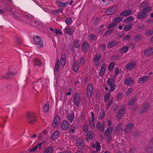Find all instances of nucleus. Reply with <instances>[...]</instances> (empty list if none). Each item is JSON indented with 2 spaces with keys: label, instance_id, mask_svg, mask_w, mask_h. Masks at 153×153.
Returning <instances> with one entry per match:
<instances>
[{
  "label": "nucleus",
  "instance_id": "obj_62",
  "mask_svg": "<svg viewBox=\"0 0 153 153\" xmlns=\"http://www.w3.org/2000/svg\"><path fill=\"white\" fill-rule=\"evenodd\" d=\"M141 39V36L140 35H137L135 37V40L137 41H140Z\"/></svg>",
  "mask_w": 153,
  "mask_h": 153
},
{
  "label": "nucleus",
  "instance_id": "obj_29",
  "mask_svg": "<svg viewBox=\"0 0 153 153\" xmlns=\"http://www.w3.org/2000/svg\"><path fill=\"white\" fill-rule=\"evenodd\" d=\"M13 16L16 18V19L18 21H20V19H22V14L19 13H12Z\"/></svg>",
  "mask_w": 153,
  "mask_h": 153
},
{
  "label": "nucleus",
  "instance_id": "obj_54",
  "mask_svg": "<svg viewBox=\"0 0 153 153\" xmlns=\"http://www.w3.org/2000/svg\"><path fill=\"white\" fill-rule=\"evenodd\" d=\"M131 26L130 25H126L124 27V30L126 31H127L130 30L131 28Z\"/></svg>",
  "mask_w": 153,
  "mask_h": 153
},
{
  "label": "nucleus",
  "instance_id": "obj_18",
  "mask_svg": "<svg viewBox=\"0 0 153 153\" xmlns=\"http://www.w3.org/2000/svg\"><path fill=\"white\" fill-rule=\"evenodd\" d=\"M16 74V73L15 72H8L4 75H3V77L6 79H10L15 76Z\"/></svg>",
  "mask_w": 153,
  "mask_h": 153
},
{
  "label": "nucleus",
  "instance_id": "obj_24",
  "mask_svg": "<svg viewBox=\"0 0 153 153\" xmlns=\"http://www.w3.org/2000/svg\"><path fill=\"white\" fill-rule=\"evenodd\" d=\"M89 48V45L88 43L86 42H84L82 43V51H88Z\"/></svg>",
  "mask_w": 153,
  "mask_h": 153
},
{
  "label": "nucleus",
  "instance_id": "obj_11",
  "mask_svg": "<svg viewBox=\"0 0 153 153\" xmlns=\"http://www.w3.org/2000/svg\"><path fill=\"white\" fill-rule=\"evenodd\" d=\"M126 107L125 106H122L120 109L117 114V119H120L125 113Z\"/></svg>",
  "mask_w": 153,
  "mask_h": 153
},
{
  "label": "nucleus",
  "instance_id": "obj_15",
  "mask_svg": "<svg viewBox=\"0 0 153 153\" xmlns=\"http://www.w3.org/2000/svg\"><path fill=\"white\" fill-rule=\"evenodd\" d=\"M79 69V63L76 59L73 61V70L75 73H77Z\"/></svg>",
  "mask_w": 153,
  "mask_h": 153
},
{
  "label": "nucleus",
  "instance_id": "obj_5",
  "mask_svg": "<svg viewBox=\"0 0 153 153\" xmlns=\"http://www.w3.org/2000/svg\"><path fill=\"white\" fill-rule=\"evenodd\" d=\"M147 3L146 2H144L142 3L140 5V7H144L142 11L144 12L145 13H147L148 12H150L151 11L152 7L149 6H147Z\"/></svg>",
  "mask_w": 153,
  "mask_h": 153
},
{
  "label": "nucleus",
  "instance_id": "obj_31",
  "mask_svg": "<svg viewBox=\"0 0 153 153\" xmlns=\"http://www.w3.org/2000/svg\"><path fill=\"white\" fill-rule=\"evenodd\" d=\"M137 97L136 96H134L133 98L130 99L128 101L127 105H133V104H134L136 100H137Z\"/></svg>",
  "mask_w": 153,
  "mask_h": 153
},
{
  "label": "nucleus",
  "instance_id": "obj_49",
  "mask_svg": "<svg viewBox=\"0 0 153 153\" xmlns=\"http://www.w3.org/2000/svg\"><path fill=\"white\" fill-rule=\"evenodd\" d=\"M89 124L90 127L92 128H94L95 126L94 121L89 120Z\"/></svg>",
  "mask_w": 153,
  "mask_h": 153
},
{
  "label": "nucleus",
  "instance_id": "obj_33",
  "mask_svg": "<svg viewBox=\"0 0 153 153\" xmlns=\"http://www.w3.org/2000/svg\"><path fill=\"white\" fill-rule=\"evenodd\" d=\"M114 128L112 127L107 128L105 132L104 135L111 134Z\"/></svg>",
  "mask_w": 153,
  "mask_h": 153
},
{
  "label": "nucleus",
  "instance_id": "obj_6",
  "mask_svg": "<svg viewBox=\"0 0 153 153\" xmlns=\"http://www.w3.org/2000/svg\"><path fill=\"white\" fill-rule=\"evenodd\" d=\"M136 63L134 61H130L126 65V67L127 71H130L134 69L136 66Z\"/></svg>",
  "mask_w": 153,
  "mask_h": 153
},
{
  "label": "nucleus",
  "instance_id": "obj_10",
  "mask_svg": "<svg viewBox=\"0 0 153 153\" xmlns=\"http://www.w3.org/2000/svg\"><path fill=\"white\" fill-rule=\"evenodd\" d=\"M33 88L36 91H37L39 88H41L42 85L41 80H40L34 81L33 82Z\"/></svg>",
  "mask_w": 153,
  "mask_h": 153
},
{
  "label": "nucleus",
  "instance_id": "obj_21",
  "mask_svg": "<svg viewBox=\"0 0 153 153\" xmlns=\"http://www.w3.org/2000/svg\"><path fill=\"white\" fill-rule=\"evenodd\" d=\"M146 56H149L153 54V47H150L146 49L144 52Z\"/></svg>",
  "mask_w": 153,
  "mask_h": 153
},
{
  "label": "nucleus",
  "instance_id": "obj_2",
  "mask_svg": "<svg viewBox=\"0 0 153 153\" xmlns=\"http://www.w3.org/2000/svg\"><path fill=\"white\" fill-rule=\"evenodd\" d=\"M27 121L29 123L33 124L35 123L36 120V115L33 112L29 113L27 115Z\"/></svg>",
  "mask_w": 153,
  "mask_h": 153
},
{
  "label": "nucleus",
  "instance_id": "obj_3",
  "mask_svg": "<svg viewBox=\"0 0 153 153\" xmlns=\"http://www.w3.org/2000/svg\"><path fill=\"white\" fill-rule=\"evenodd\" d=\"M115 80L112 78H108L106 81L107 84L110 86V91H114L116 87V85L115 83Z\"/></svg>",
  "mask_w": 153,
  "mask_h": 153
},
{
  "label": "nucleus",
  "instance_id": "obj_22",
  "mask_svg": "<svg viewBox=\"0 0 153 153\" xmlns=\"http://www.w3.org/2000/svg\"><path fill=\"white\" fill-rule=\"evenodd\" d=\"M76 145L77 146L81 149L83 148L84 146V143L82 139L78 138L76 142Z\"/></svg>",
  "mask_w": 153,
  "mask_h": 153
},
{
  "label": "nucleus",
  "instance_id": "obj_64",
  "mask_svg": "<svg viewBox=\"0 0 153 153\" xmlns=\"http://www.w3.org/2000/svg\"><path fill=\"white\" fill-rule=\"evenodd\" d=\"M100 48L102 52H103L106 49V45L105 44L101 45H100Z\"/></svg>",
  "mask_w": 153,
  "mask_h": 153
},
{
  "label": "nucleus",
  "instance_id": "obj_25",
  "mask_svg": "<svg viewBox=\"0 0 153 153\" xmlns=\"http://www.w3.org/2000/svg\"><path fill=\"white\" fill-rule=\"evenodd\" d=\"M60 135V132L58 131L54 132L51 136V138L53 140H55L57 139Z\"/></svg>",
  "mask_w": 153,
  "mask_h": 153
},
{
  "label": "nucleus",
  "instance_id": "obj_36",
  "mask_svg": "<svg viewBox=\"0 0 153 153\" xmlns=\"http://www.w3.org/2000/svg\"><path fill=\"white\" fill-rule=\"evenodd\" d=\"M59 59L58 58H57L55 64L54 71L57 72L59 70Z\"/></svg>",
  "mask_w": 153,
  "mask_h": 153
},
{
  "label": "nucleus",
  "instance_id": "obj_34",
  "mask_svg": "<svg viewBox=\"0 0 153 153\" xmlns=\"http://www.w3.org/2000/svg\"><path fill=\"white\" fill-rule=\"evenodd\" d=\"M42 63L39 59L36 58L34 59L33 64L34 66L37 65L40 66Z\"/></svg>",
  "mask_w": 153,
  "mask_h": 153
},
{
  "label": "nucleus",
  "instance_id": "obj_53",
  "mask_svg": "<svg viewBox=\"0 0 153 153\" xmlns=\"http://www.w3.org/2000/svg\"><path fill=\"white\" fill-rule=\"evenodd\" d=\"M65 22L67 25H71L72 23V19L70 17L66 19L65 20Z\"/></svg>",
  "mask_w": 153,
  "mask_h": 153
},
{
  "label": "nucleus",
  "instance_id": "obj_63",
  "mask_svg": "<svg viewBox=\"0 0 153 153\" xmlns=\"http://www.w3.org/2000/svg\"><path fill=\"white\" fill-rule=\"evenodd\" d=\"M80 63L82 65H84L85 64V59L84 57H82L81 58Z\"/></svg>",
  "mask_w": 153,
  "mask_h": 153
},
{
  "label": "nucleus",
  "instance_id": "obj_14",
  "mask_svg": "<svg viewBox=\"0 0 153 153\" xmlns=\"http://www.w3.org/2000/svg\"><path fill=\"white\" fill-rule=\"evenodd\" d=\"M149 79V78L148 76H143L139 78L138 82L139 83L143 84L147 82Z\"/></svg>",
  "mask_w": 153,
  "mask_h": 153
},
{
  "label": "nucleus",
  "instance_id": "obj_59",
  "mask_svg": "<svg viewBox=\"0 0 153 153\" xmlns=\"http://www.w3.org/2000/svg\"><path fill=\"white\" fill-rule=\"evenodd\" d=\"M123 94L121 92L118 94L117 95V99L119 100H120L123 97Z\"/></svg>",
  "mask_w": 153,
  "mask_h": 153
},
{
  "label": "nucleus",
  "instance_id": "obj_8",
  "mask_svg": "<svg viewBox=\"0 0 153 153\" xmlns=\"http://www.w3.org/2000/svg\"><path fill=\"white\" fill-rule=\"evenodd\" d=\"M33 38L35 43L39 45V47L42 48L43 47V41L40 37L38 36H33Z\"/></svg>",
  "mask_w": 153,
  "mask_h": 153
},
{
  "label": "nucleus",
  "instance_id": "obj_55",
  "mask_svg": "<svg viewBox=\"0 0 153 153\" xmlns=\"http://www.w3.org/2000/svg\"><path fill=\"white\" fill-rule=\"evenodd\" d=\"M115 74L114 75V77L115 78L119 74V70L118 68H115L114 70Z\"/></svg>",
  "mask_w": 153,
  "mask_h": 153
},
{
  "label": "nucleus",
  "instance_id": "obj_26",
  "mask_svg": "<svg viewBox=\"0 0 153 153\" xmlns=\"http://www.w3.org/2000/svg\"><path fill=\"white\" fill-rule=\"evenodd\" d=\"M132 11L131 10H128L124 11L120 13V16H122L126 17L131 14Z\"/></svg>",
  "mask_w": 153,
  "mask_h": 153
},
{
  "label": "nucleus",
  "instance_id": "obj_20",
  "mask_svg": "<svg viewBox=\"0 0 153 153\" xmlns=\"http://www.w3.org/2000/svg\"><path fill=\"white\" fill-rule=\"evenodd\" d=\"M134 125L132 123H129L126 125V127L125 128V131L126 133H129L134 127Z\"/></svg>",
  "mask_w": 153,
  "mask_h": 153
},
{
  "label": "nucleus",
  "instance_id": "obj_35",
  "mask_svg": "<svg viewBox=\"0 0 153 153\" xmlns=\"http://www.w3.org/2000/svg\"><path fill=\"white\" fill-rule=\"evenodd\" d=\"M53 147H48L46 148L43 151V153H53Z\"/></svg>",
  "mask_w": 153,
  "mask_h": 153
},
{
  "label": "nucleus",
  "instance_id": "obj_58",
  "mask_svg": "<svg viewBox=\"0 0 153 153\" xmlns=\"http://www.w3.org/2000/svg\"><path fill=\"white\" fill-rule=\"evenodd\" d=\"M16 42L19 45L22 44V39L19 37H16Z\"/></svg>",
  "mask_w": 153,
  "mask_h": 153
},
{
  "label": "nucleus",
  "instance_id": "obj_38",
  "mask_svg": "<svg viewBox=\"0 0 153 153\" xmlns=\"http://www.w3.org/2000/svg\"><path fill=\"white\" fill-rule=\"evenodd\" d=\"M57 4L59 6L62 7H65L66 6L68 2H62L60 1H58L57 2Z\"/></svg>",
  "mask_w": 153,
  "mask_h": 153
},
{
  "label": "nucleus",
  "instance_id": "obj_51",
  "mask_svg": "<svg viewBox=\"0 0 153 153\" xmlns=\"http://www.w3.org/2000/svg\"><path fill=\"white\" fill-rule=\"evenodd\" d=\"M106 137L107 140V142L109 143L110 142L112 136L111 134H106L104 135Z\"/></svg>",
  "mask_w": 153,
  "mask_h": 153
},
{
  "label": "nucleus",
  "instance_id": "obj_50",
  "mask_svg": "<svg viewBox=\"0 0 153 153\" xmlns=\"http://www.w3.org/2000/svg\"><path fill=\"white\" fill-rule=\"evenodd\" d=\"M133 89L131 88H129L126 91V94L127 96H130L132 92Z\"/></svg>",
  "mask_w": 153,
  "mask_h": 153
},
{
  "label": "nucleus",
  "instance_id": "obj_43",
  "mask_svg": "<svg viewBox=\"0 0 153 153\" xmlns=\"http://www.w3.org/2000/svg\"><path fill=\"white\" fill-rule=\"evenodd\" d=\"M101 54L100 53L96 54L94 58V61H99L101 57Z\"/></svg>",
  "mask_w": 153,
  "mask_h": 153
},
{
  "label": "nucleus",
  "instance_id": "obj_12",
  "mask_svg": "<svg viewBox=\"0 0 153 153\" xmlns=\"http://www.w3.org/2000/svg\"><path fill=\"white\" fill-rule=\"evenodd\" d=\"M147 15L146 13H144L142 11L141 12H140L137 14V19L141 20L145 19L147 18Z\"/></svg>",
  "mask_w": 153,
  "mask_h": 153
},
{
  "label": "nucleus",
  "instance_id": "obj_61",
  "mask_svg": "<svg viewBox=\"0 0 153 153\" xmlns=\"http://www.w3.org/2000/svg\"><path fill=\"white\" fill-rule=\"evenodd\" d=\"M105 111H102L101 113H100V114L99 117L101 119H102L104 117L105 115Z\"/></svg>",
  "mask_w": 153,
  "mask_h": 153
},
{
  "label": "nucleus",
  "instance_id": "obj_30",
  "mask_svg": "<svg viewBox=\"0 0 153 153\" xmlns=\"http://www.w3.org/2000/svg\"><path fill=\"white\" fill-rule=\"evenodd\" d=\"M149 105L147 103L145 104L142 107L140 112L141 113H144L148 110Z\"/></svg>",
  "mask_w": 153,
  "mask_h": 153
},
{
  "label": "nucleus",
  "instance_id": "obj_39",
  "mask_svg": "<svg viewBox=\"0 0 153 153\" xmlns=\"http://www.w3.org/2000/svg\"><path fill=\"white\" fill-rule=\"evenodd\" d=\"M111 91H110L109 90L108 93L105 94V97L104 98L105 101L107 102L109 100L110 98L111 93Z\"/></svg>",
  "mask_w": 153,
  "mask_h": 153
},
{
  "label": "nucleus",
  "instance_id": "obj_40",
  "mask_svg": "<svg viewBox=\"0 0 153 153\" xmlns=\"http://www.w3.org/2000/svg\"><path fill=\"white\" fill-rule=\"evenodd\" d=\"M87 137L88 139H91L93 137V132L91 131H88L86 133Z\"/></svg>",
  "mask_w": 153,
  "mask_h": 153
},
{
  "label": "nucleus",
  "instance_id": "obj_47",
  "mask_svg": "<svg viewBox=\"0 0 153 153\" xmlns=\"http://www.w3.org/2000/svg\"><path fill=\"white\" fill-rule=\"evenodd\" d=\"M117 24L115 22H113L109 24L107 27V29H110L115 27Z\"/></svg>",
  "mask_w": 153,
  "mask_h": 153
},
{
  "label": "nucleus",
  "instance_id": "obj_57",
  "mask_svg": "<svg viewBox=\"0 0 153 153\" xmlns=\"http://www.w3.org/2000/svg\"><path fill=\"white\" fill-rule=\"evenodd\" d=\"M153 150V147L151 146L148 147L146 149V151L148 153H151Z\"/></svg>",
  "mask_w": 153,
  "mask_h": 153
},
{
  "label": "nucleus",
  "instance_id": "obj_7",
  "mask_svg": "<svg viewBox=\"0 0 153 153\" xmlns=\"http://www.w3.org/2000/svg\"><path fill=\"white\" fill-rule=\"evenodd\" d=\"M105 122L104 121L98 122L96 125L97 128L100 132H102L105 130Z\"/></svg>",
  "mask_w": 153,
  "mask_h": 153
},
{
  "label": "nucleus",
  "instance_id": "obj_42",
  "mask_svg": "<svg viewBox=\"0 0 153 153\" xmlns=\"http://www.w3.org/2000/svg\"><path fill=\"white\" fill-rule=\"evenodd\" d=\"M128 50V47L127 46H125L123 47L120 50V52L121 53H124L127 52Z\"/></svg>",
  "mask_w": 153,
  "mask_h": 153
},
{
  "label": "nucleus",
  "instance_id": "obj_1",
  "mask_svg": "<svg viewBox=\"0 0 153 153\" xmlns=\"http://www.w3.org/2000/svg\"><path fill=\"white\" fill-rule=\"evenodd\" d=\"M22 15V19H21L20 22H24L27 24H30L31 26H35L34 24L36 23V22L33 21V17L30 14H24Z\"/></svg>",
  "mask_w": 153,
  "mask_h": 153
},
{
  "label": "nucleus",
  "instance_id": "obj_37",
  "mask_svg": "<svg viewBox=\"0 0 153 153\" xmlns=\"http://www.w3.org/2000/svg\"><path fill=\"white\" fill-rule=\"evenodd\" d=\"M49 106V103L48 102L46 103L43 106V110L45 112L47 113L48 111Z\"/></svg>",
  "mask_w": 153,
  "mask_h": 153
},
{
  "label": "nucleus",
  "instance_id": "obj_41",
  "mask_svg": "<svg viewBox=\"0 0 153 153\" xmlns=\"http://www.w3.org/2000/svg\"><path fill=\"white\" fill-rule=\"evenodd\" d=\"M116 42L115 41H111L110 42L108 43L107 48H111L113 47L114 46L116 45Z\"/></svg>",
  "mask_w": 153,
  "mask_h": 153
},
{
  "label": "nucleus",
  "instance_id": "obj_19",
  "mask_svg": "<svg viewBox=\"0 0 153 153\" xmlns=\"http://www.w3.org/2000/svg\"><path fill=\"white\" fill-rule=\"evenodd\" d=\"M60 121V117L59 116H56L54 120L53 126V127L55 128L57 127Z\"/></svg>",
  "mask_w": 153,
  "mask_h": 153
},
{
  "label": "nucleus",
  "instance_id": "obj_56",
  "mask_svg": "<svg viewBox=\"0 0 153 153\" xmlns=\"http://www.w3.org/2000/svg\"><path fill=\"white\" fill-rule=\"evenodd\" d=\"M113 32V30H108L105 32L104 35L105 37L108 36H110V34Z\"/></svg>",
  "mask_w": 153,
  "mask_h": 153
},
{
  "label": "nucleus",
  "instance_id": "obj_16",
  "mask_svg": "<svg viewBox=\"0 0 153 153\" xmlns=\"http://www.w3.org/2000/svg\"><path fill=\"white\" fill-rule=\"evenodd\" d=\"M106 69V65L105 63L103 64L101 66L100 69L99 75L102 77L105 74V71Z\"/></svg>",
  "mask_w": 153,
  "mask_h": 153
},
{
  "label": "nucleus",
  "instance_id": "obj_46",
  "mask_svg": "<svg viewBox=\"0 0 153 153\" xmlns=\"http://www.w3.org/2000/svg\"><path fill=\"white\" fill-rule=\"evenodd\" d=\"M114 66V62L110 63L108 66V70L109 71H111L113 70Z\"/></svg>",
  "mask_w": 153,
  "mask_h": 153
},
{
  "label": "nucleus",
  "instance_id": "obj_52",
  "mask_svg": "<svg viewBox=\"0 0 153 153\" xmlns=\"http://www.w3.org/2000/svg\"><path fill=\"white\" fill-rule=\"evenodd\" d=\"M96 39V36L95 35L91 34L88 36V39L90 41H93Z\"/></svg>",
  "mask_w": 153,
  "mask_h": 153
},
{
  "label": "nucleus",
  "instance_id": "obj_28",
  "mask_svg": "<svg viewBox=\"0 0 153 153\" xmlns=\"http://www.w3.org/2000/svg\"><path fill=\"white\" fill-rule=\"evenodd\" d=\"M64 30L65 32L66 33L69 35H71L73 33L74 31V29L66 27L65 28Z\"/></svg>",
  "mask_w": 153,
  "mask_h": 153
},
{
  "label": "nucleus",
  "instance_id": "obj_9",
  "mask_svg": "<svg viewBox=\"0 0 153 153\" xmlns=\"http://www.w3.org/2000/svg\"><path fill=\"white\" fill-rule=\"evenodd\" d=\"M117 7L116 6H112L108 8L105 11L106 14L110 15L114 13L117 9Z\"/></svg>",
  "mask_w": 153,
  "mask_h": 153
},
{
  "label": "nucleus",
  "instance_id": "obj_60",
  "mask_svg": "<svg viewBox=\"0 0 153 153\" xmlns=\"http://www.w3.org/2000/svg\"><path fill=\"white\" fill-rule=\"evenodd\" d=\"M113 99H111L109 102L108 103L107 106V109H109V108L111 106V105L113 103Z\"/></svg>",
  "mask_w": 153,
  "mask_h": 153
},
{
  "label": "nucleus",
  "instance_id": "obj_17",
  "mask_svg": "<svg viewBox=\"0 0 153 153\" xmlns=\"http://www.w3.org/2000/svg\"><path fill=\"white\" fill-rule=\"evenodd\" d=\"M74 102L76 106H78L80 105V100L79 95L77 94H75L74 96Z\"/></svg>",
  "mask_w": 153,
  "mask_h": 153
},
{
  "label": "nucleus",
  "instance_id": "obj_32",
  "mask_svg": "<svg viewBox=\"0 0 153 153\" xmlns=\"http://www.w3.org/2000/svg\"><path fill=\"white\" fill-rule=\"evenodd\" d=\"M66 57L65 55L62 54L61 57L60 64L62 66H64L65 64Z\"/></svg>",
  "mask_w": 153,
  "mask_h": 153
},
{
  "label": "nucleus",
  "instance_id": "obj_27",
  "mask_svg": "<svg viewBox=\"0 0 153 153\" xmlns=\"http://www.w3.org/2000/svg\"><path fill=\"white\" fill-rule=\"evenodd\" d=\"M122 126V124L120 123L117 125L116 127L115 131V133L117 134H118L119 133L120 130H121V131H123V129L121 128Z\"/></svg>",
  "mask_w": 153,
  "mask_h": 153
},
{
  "label": "nucleus",
  "instance_id": "obj_13",
  "mask_svg": "<svg viewBox=\"0 0 153 153\" xmlns=\"http://www.w3.org/2000/svg\"><path fill=\"white\" fill-rule=\"evenodd\" d=\"M69 126L70 124L68 121H64L62 123L61 128L63 130H66L69 128Z\"/></svg>",
  "mask_w": 153,
  "mask_h": 153
},
{
  "label": "nucleus",
  "instance_id": "obj_4",
  "mask_svg": "<svg viewBox=\"0 0 153 153\" xmlns=\"http://www.w3.org/2000/svg\"><path fill=\"white\" fill-rule=\"evenodd\" d=\"M93 85L92 84H89L86 89V94L88 98L92 97L93 92Z\"/></svg>",
  "mask_w": 153,
  "mask_h": 153
},
{
  "label": "nucleus",
  "instance_id": "obj_45",
  "mask_svg": "<svg viewBox=\"0 0 153 153\" xmlns=\"http://www.w3.org/2000/svg\"><path fill=\"white\" fill-rule=\"evenodd\" d=\"M79 40L78 39L74 40L73 42L74 47L76 48H78L79 47Z\"/></svg>",
  "mask_w": 153,
  "mask_h": 153
},
{
  "label": "nucleus",
  "instance_id": "obj_48",
  "mask_svg": "<svg viewBox=\"0 0 153 153\" xmlns=\"http://www.w3.org/2000/svg\"><path fill=\"white\" fill-rule=\"evenodd\" d=\"M134 20V18L133 16H129L125 19V21L126 22H132Z\"/></svg>",
  "mask_w": 153,
  "mask_h": 153
},
{
  "label": "nucleus",
  "instance_id": "obj_23",
  "mask_svg": "<svg viewBox=\"0 0 153 153\" xmlns=\"http://www.w3.org/2000/svg\"><path fill=\"white\" fill-rule=\"evenodd\" d=\"M134 83V80L131 77L127 78L124 81V83L128 86L132 85Z\"/></svg>",
  "mask_w": 153,
  "mask_h": 153
},
{
  "label": "nucleus",
  "instance_id": "obj_44",
  "mask_svg": "<svg viewBox=\"0 0 153 153\" xmlns=\"http://www.w3.org/2000/svg\"><path fill=\"white\" fill-rule=\"evenodd\" d=\"M74 114L73 113H72L70 114L68 117V119L69 120L70 123H72L74 120Z\"/></svg>",
  "mask_w": 153,
  "mask_h": 153
}]
</instances>
